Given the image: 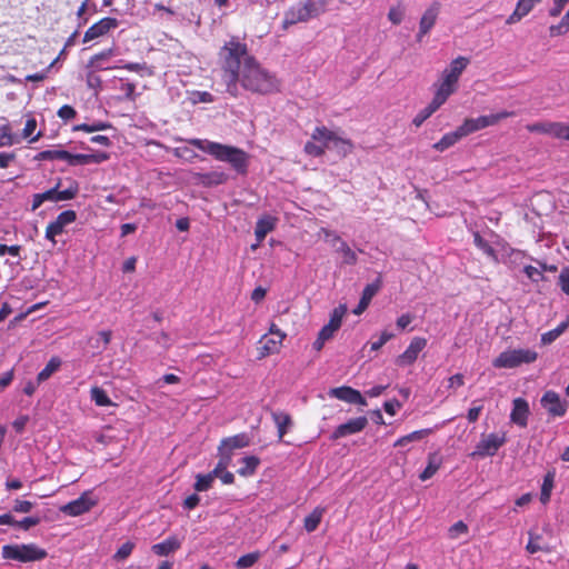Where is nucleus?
Masks as SVG:
<instances>
[{
    "label": "nucleus",
    "instance_id": "12",
    "mask_svg": "<svg viewBox=\"0 0 569 569\" xmlns=\"http://www.w3.org/2000/svg\"><path fill=\"white\" fill-rule=\"evenodd\" d=\"M97 500L92 498L89 491L83 492L78 499L72 500L59 508V510L69 516L77 517L84 512H88L92 507H94Z\"/></svg>",
    "mask_w": 569,
    "mask_h": 569
},
{
    "label": "nucleus",
    "instance_id": "29",
    "mask_svg": "<svg viewBox=\"0 0 569 569\" xmlns=\"http://www.w3.org/2000/svg\"><path fill=\"white\" fill-rule=\"evenodd\" d=\"M526 550L529 553H536L538 551L551 552L552 548L549 545L542 542L541 535L529 531V541L526 546Z\"/></svg>",
    "mask_w": 569,
    "mask_h": 569
},
{
    "label": "nucleus",
    "instance_id": "55",
    "mask_svg": "<svg viewBox=\"0 0 569 569\" xmlns=\"http://www.w3.org/2000/svg\"><path fill=\"white\" fill-rule=\"evenodd\" d=\"M63 229L58 222L52 221L51 223L48 224L47 229H46V238L51 240L53 243H56L54 241V237L58 236V234H61L63 232Z\"/></svg>",
    "mask_w": 569,
    "mask_h": 569
},
{
    "label": "nucleus",
    "instance_id": "3",
    "mask_svg": "<svg viewBox=\"0 0 569 569\" xmlns=\"http://www.w3.org/2000/svg\"><path fill=\"white\" fill-rule=\"evenodd\" d=\"M188 142L212 156L216 160L229 163L238 173L247 172L249 154L242 149L202 139H190Z\"/></svg>",
    "mask_w": 569,
    "mask_h": 569
},
{
    "label": "nucleus",
    "instance_id": "39",
    "mask_svg": "<svg viewBox=\"0 0 569 569\" xmlns=\"http://www.w3.org/2000/svg\"><path fill=\"white\" fill-rule=\"evenodd\" d=\"M405 14L406 8L403 3L398 2L397 4L390 7L388 12V19L392 24L398 26L403 21Z\"/></svg>",
    "mask_w": 569,
    "mask_h": 569
},
{
    "label": "nucleus",
    "instance_id": "1",
    "mask_svg": "<svg viewBox=\"0 0 569 569\" xmlns=\"http://www.w3.org/2000/svg\"><path fill=\"white\" fill-rule=\"evenodd\" d=\"M218 66L213 86L219 92L238 97L240 87L261 94L279 89L276 77L263 69L249 53L247 44L237 38H231L220 48Z\"/></svg>",
    "mask_w": 569,
    "mask_h": 569
},
{
    "label": "nucleus",
    "instance_id": "53",
    "mask_svg": "<svg viewBox=\"0 0 569 569\" xmlns=\"http://www.w3.org/2000/svg\"><path fill=\"white\" fill-rule=\"evenodd\" d=\"M305 151L310 156L320 157L325 153V147L311 139L306 143Z\"/></svg>",
    "mask_w": 569,
    "mask_h": 569
},
{
    "label": "nucleus",
    "instance_id": "50",
    "mask_svg": "<svg viewBox=\"0 0 569 569\" xmlns=\"http://www.w3.org/2000/svg\"><path fill=\"white\" fill-rule=\"evenodd\" d=\"M120 68L126 69L131 72L140 73L141 76H151L152 74L151 69L146 63L131 62V63H126V64L121 66Z\"/></svg>",
    "mask_w": 569,
    "mask_h": 569
},
{
    "label": "nucleus",
    "instance_id": "21",
    "mask_svg": "<svg viewBox=\"0 0 569 569\" xmlns=\"http://www.w3.org/2000/svg\"><path fill=\"white\" fill-rule=\"evenodd\" d=\"M529 415V406L528 402L522 398H517L513 400V408L510 415V419L513 423L526 427Z\"/></svg>",
    "mask_w": 569,
    "mask_h": 569
},
{
    "label": "nucleus",
    "instance_id": "25",
    "mask_svg": "<svg viewBox=\"0 0 569 569\" xmlns=\"http://www.w3.org/2000/svg\"><path fill=\"white\" fill-rule=\"evenodd\" d=\"M180 546L181 541L177 537L172 536L162 542L153 545L152 551L158 556H168L169 553L179 549Z\"/></svg>",
    "mask_w": 569,
    "mask_h": 569
},
{
    "label": "nucleus",
    "instance_id": "54",
    "mask_svg": "<svg viewBox=\"0 0 569 569\" xmlns=\"http://www.w3.org/2000/svg\"><path fill=\"white\" fill-rule=\"evenodd\" d=\"M77 218V214L73 210H66L61 212L57 219L56 222H58L62 228L72 223Z\"/></svg>",
    "mask_w": 569,
    "mask_h": 569
},
{
    "label": "nucleus",
    "instance_id": "48",
    "mask_svg": "<svg viewBox=\"0 0 569 569\" xmlns=\"http://www.w3.org/2000/svg\"><path fill=\"white\" fill-rule=\"evenodd\" d=\"M214 480V475H198L197 476V481L194 483V489L197 491H206L208 490L212 482Z\"/></svg>",
    "mask_w": 569,
    "mask_h": 569
},
{
    "label": "nucleus",
    "instance_id": "18",
    "mask_svg": "<svg viewBox=\"0 0 569 569\" xmlns=\"http://www.w3.org/2000/svg\"><path fill=\"white\" fill-rule=\"evenodd\" d=\"M329 396L348 403H358L360 406H367V401L362 397V395L351 387L342 386L338 388H332L329 390Z\"/></svg>",
    "mask_w": 569,
    "mask_h": 569
},
{
    "label": "nucleus",
    "instance_id": "59",
    "mask_svg": "<svg viewBox=\"0 0 569 569\" xmlns=\"http://www.w3.org/2000/svg\"><path fill=\"white\" fill-rule=\"evenodd\" d=\"M393 337H395L393 333H391V332H389L387 330L382 331L381 335H380V338L377 341H373L371 343V350H373V351L379 350L386 342L391 340Z\"/></svg>",
    "mask_w": 569,
    "mask_h": 569
},
{
    "label": "nucleus",
    "instance_id": "49",
    "mask_svg": "<svg viewBox=\"0 0 569 569\" xmlns=\"http://www.w3.org/2000/svg\"><path fill=\"white\" fill-rule=\"evenodd\" d=\"M553 487V476L551 473H548L543 480L542 488H541V502L546 503L550 499V493Z\"/></svg>",
    "mask_w": 569,
    "mask_h": 569
},
{
    "label": "nucleus",
    "instance_id": "44",
    "mask_svg": "<svg viewBox=\"0 0 569 569\" xmlns=\"http://www.w3.org/2000/svg\"><path fill=\"white\" fill-rule=\"evenodd\" d=\"M569 31V10L565 13L558 24L550 26L549 33L551 37L562 36Z\"/></svg>",
    "mask_w": 569,
    "mask_h": 569
},
{
    "label": "nucleus",
    "instance_id": "37",
    "mask_svg": "<svg viewBox=\"0 0 569 569\" xmlns=\"http://www.w3.org/2000/svg\"><path fill=\"white\" fill-rule=\"evenodd\" d=\"M323 516V509L322 508H316L310 515H308L305 518V529L308 532H312L317 529L319 526L321 519Z\"/></svg>",
    "mask_w": 569,
    "mask_h": 569
},
{
    "label": "nucleus",
    "instance_id": "41",
    "mask_svg": "<svg viewBox=\"0 0 569 569\" xmlns=\"http://www.w3.org/2000/svg\"><path fill=\"white\" fill-rule=\"evenodd\" d=\"M90 395L92 401H94V403L99 407H107L112 405V401L110 400L106 391L99 387L91 388Z\"/></svg>",
    "mask_w": 569,
    "mask_h": 569
},
{
    "label": "nucleus",
    "instance_id": "9",
    "mask_svg": "<svg viewBox=\"0 0 569 569\" xmlns=\"http://www.w3.org/2000/svg\"><path fill=\"white\" fill-rule=\"evenodd\" d=\"M513 112L509 111H501L498 113H492L488 116H480L478 118H468L463 121V123L460 126L462 134L468 136L470 133H473L478 130L485 129L490 126L497 124L502 119L512 117Z\"/></svg>",
    "mask_w": 569,
    "mask_h": 569
},
{
    "label": "nucleus",
    "instance_id": "4",
    "mask_svg": "<svg viewBox=\"0 0 569 569\" xmlns=\"http://www.w3.org/2000/svg\"><path fill=\"white\" fill-rule=\"evenodd\" d=\"M470 63V59L459 56L441 71L438 81L435 83V94L447 101L458 89L459 79Z\"/></svg>",
    "mask_w": 569,
    "mask_h": 569
},
{
    "label": "nucleus",
    "instance_id": "7",
    "mask_svg": "<svg viewBox=\"0 0 569 569\" xmlns=\"http://www.w3.org/2000/svg\"><path fill=\"white\" fill-rule=\"evenodd\" d=\"M537 352L531 349H509L501 352L493 361L495 368L511 369L537 360Z\"/></svg>",
    "mask_w": 569,
    "mask_h": 569
},
{
    "label": "nucleus",
    "instance_id": "30",
    "mask_svg": "<svg viewBox=\"0 0 569 569\" xmlns=\"http://www.w3.org/2000/svg\"><path fill=\"white\" fill-rule=\"evenodd\" d=\"M335 133L336 131L329 130L326 127H317L311 134V139L319 142L326 150L331 148Z\"/></svg>",
    "mask_w": 569,
    "mask_h": 569
},
{
    "label": "nucleus",
    "instance_id": "38",
    "mask_svg": "<svg viewBox=\"0 0 569 569\" xmlns=\"http://www.w3.org/2000/svg\"><path fill=\"white\" fill-rule=\"evenodd\" d=\"M569 327V318L561 322L557 328L548 331V332H545L542 336H541V342L543 345H549L551 342H553L559 336H561L566 329Z\"/></svg>",
    "mask_w": 569,
    "mask_h": 569
},
{
    "label": "nucleus",
    "instance_id": "62",
    "mask_svg": "<svg viewBox=\"0 0 569 569\" xmlns=\"http://www.w3.org/2000/svg\"><path fill=\"white\" fill-rule=\"evenodd\" d=\"M569 0H552V7L549 9L550 17H558Z\"/></svg>",
    "mask_w": 569,
    "mask_h": 569
},
{
    "label": "nucleus",
    "instance_id": "27",
    "mask_svg": "<svg viewBox=\"0 0 569 569\" xmlns=\"http://www.w3.org/2000/svg\"><path fill=\"white\" fill-rule=\"evenodd\" d=\"M353 144L352 142L340 136L338 132L335 133V137L331 141V148L329 150L336 151L340 157H347L352 152Z\"/></svg>",
    "mask_w": 569,
    "mask_h": 569
},
{
    "label": "nucleus",
    "instance_id": "58",
    "mask_svg": "<svg viewBox=\"0 0 569 569\" xmlns=\"http://www.w3.org/2000/svg\"><path fill=\"white\" fill-rule=\"evenodd\" d=\"M221 456L222 457H221L220 461L218 462V465L216 466V468L213 469V471L209 473V475H214V479L217 477H219L222 472L226 471V468L231 460L230 455H221Z\"/></svg>",
    "mask_w": 569,
    "mask_h": 569
},
{
    "label": "nucleus",
    "instance_id": "46",
    "mask_svg": "<svg viewBox=\"0 0 569 569\" xmlns=\"http://www.w3.org/2000/svg\"><path fill=\"white\" fill-rule=\"evenodd\" d=\"M259 552L247 553L238 559L236 566L240 569L250 568L259 560Z\"/></svg>",
    "mask_w": 569,
    "mask_h": 569
},
{
    "label": "nucleus",
    "instance_id": "19",
    "mask_svg": "<svg viewBox=\"0 0 569 569\" xmlns=\"http://www.w3.org/2000/svg\"><path fill=\"white\" fill-rule=\"evenodd\" d=\"M541 1L542 0H518L513 12L507 18L506 23L509 26L518 23Z\"/></svg>",
    "mask_w": 569,
    "mask_h": 569
},
{
    "label": "nucleus",
    "instance_id": "6",
    "mask_svg": "<svg viewBox=\"0 0 569 569\" xmlns=\"http://www.w3.org/2000/svg\"><path fill=\"white\" fill-rule=\"evenodd\" d=\"M1 553L4 559L20 562L39 561L47 557V551L34 543L6 545Z\"/></svg>",
    "mask_w": 569,
    "mask_h": 569
},
{
    "label": "nucleus",
    "instance_id": "52",
    "mask_svg": "<svg viewBox=\"0 0 569 569\" xmlns=\"http://www.w3.org/2000/svg\"><path fill=\"white\" fill-rule=\"evenodd\" d=\"M473 242L487 256L495 257V250L478 232L473 234Z\"/></svg>",
    "mask_w": 569,
    "mask_h": 569
},
{
    "label": "nucleus",
    "instance_id": "8",
    "mask_svg": "<svg viewBox=\"0 0 569 569\" xmlns=\"http://www.w3.org/2000/svg\"><path fill=\"white\" fill-rule=\"evenodd\" d=\"M347 312V306L346 305H339L337 308L332 310L330 313L329 322L322 327V329L319 331L318 337L316 341L313 342V348L317 351H320L325 343L330 340L336 331L341 327L342 319Z\"/></svg>",
    "mask_w": 569,
    "mask_h": 569
},
{
    "label": "nucleus",
    "instance_id": "23",
    "mask_svg": "<svg viewBox=\"0 0 569 569\" xmlns=\"http://www.w3.org/2000/svg\"><path fill=\"white\" fill-rule=\"evenodd\" d=\"M277 219L269 214L262 216L259 218L254 229L256 239L259 242L266 238V236L276 228Z\"/></svg>",
    "mask_w": 569,
    "mask_h": 569
},
{
    "label": "nucleus",
    "instance_id": "35",
    "mask_svg": "<svg viewBox=\"0 0 569 569\" xmlns=\"http://www.w3.org/2000/svg\"><path fill=\"white\" fill-rule=\"evenodd\" d=\"M430 432H431L430 429H422V430L413 431L409 435H406V436L399 438L395 442V447H405V446L409 445L410 442L419 441V440L423 439L426 436H428Z\"/></svg>",
    "mask_w": 569,
    "mask_h": 569
},
{
    "label": "nucleus",
    "instance_id": "43",
    "mask_svg": "<svg viewBox=\"0 0 569 569\" xmlns=\"http://www.w3.org/2000/svg\"><path fill=\"white\" fill-rule=\"evenodd\" d=\"M18 142L19 140L11 132V127L9 124H3L0 127V148L10 147Z\"/></svg>",
    "mask_w": 569,
    "mask_h": 569
},
{
    "label": "nucleus",
    "instance_id": "47",
    "mask_svg": "<svg viewBox=\"0 0 569 569\" xmlns=\"http://www.w3.org/2000/svg\"><path fill=\"white\" fill-rule=\"evenodd\" d=\"M78 191V183L72 181L67 189L61 191L57 189V198H59V201L71 200L77 196Z\"/></svg>",
    "mask_w": 569,
    "mask_h": 569
},
{
    "label": "nucleus",
    "instance_id": "15",
    "mask_svg": "<svg viewBox=\"0 0 569 569\" xmlns=\"http://www.w3.org/2000/svg\"><path fill=\"white\" fill-rule=\"evenodd\" d=\"M427 346V339L422 337H415L411 341L408 348L397 358L396 362L399 366H409L412 365L419 353L425 349Z\"/></svg>",
    "mask_w": 569,
    "mask_h": 569
},
{
    "label": "nucleus",
    "instance_id": "2",
    "mask_svg": "<svg viewBox=\"0 0 569 569\" xmlns=\"http://www.w3.org/2000/svg\"><path fill=\"white\" fill-rule=\"evenodd\" d=\"M188 142L212 156L216 160L229 163L238 173L247 172L249 154L242 149L202 139H190Z\"/></svg>",
    "mask_w": 569,
    "mask_h": 569
},
{
    "label": "nucleus",
    "instance_id": "11",
    "mask_svg": "<svg viewBox=\"0 0 569 569\" xmlns=\"http://www.w3.org/2000/svg\"><path fill=\"white\" fill-rule=\"evenodd\" d=\"M527 129L530 132L545 133V134H549L557 139H562V140L569 141V123L545 121V122H537V123L528 124Z\"/></svg>",
    "mask_w": 569,
    "mask_h": 569
},
{
    "label": "nucleus",
    "instance_id": "26",
    "mask_svg": "<svg viewBox=\"0 0 569 569\" xmlns=\"http://www.w3.org/2000/svg\"><path fill=\"white\" fill-rule=\"evenodd\" d=\"M379 284L370 283L367 284L362 291L361 299L358 306L353 309V313L359 316L361 315L369 306L373 296L378 292Z\"/></svg>",
    "mask_w": 569,
    "mask_h": 569
},
{
    "label": "nucleus",
    "instance_id": "20",
    "mask_svg": "<svg viewBox=\"0 0 569 569\" xmlns=\"http://www.w3.org/2000/svg\"><path fill=\"white\" fill-rule=\"evenodd\" d=\"M250 443V438L246 433H239L229 438H226L221 441L219 446V451L221 455H230L234 449H241Z\"/></svg>",
    "mask_w": 569,
    "mask_h": 569
},
{
    "label": "nucleus",
    "instance_id": "51",
    "mask_svg": "<svg viewBox=\"0 0 569 569\" xmlns=\"http://www.w3.org/2000/svg\"><path fill=\"white\" fill-rule=\"evenodd\" d=\"M113 56V50L109 49L93 56L90 60V66L93 68L102 69V62Z\"/></svg>",
    "mask_w": 569,
    "mask_h": 569
},
{
    "label": "nucleus",
    "instance_id": "24",
    "mask_svg": "<svg viewBox=\"0 0 569 569\" xmlns=\"http://www.w3.org/2000/svg\"><path fill=\"white\" fill-rule=\"evenodd\" d=\"M446 101L433 94L430 103L418 112L413 118V124L420 127L432 113H435Z\"/></svg>",
    "mask_w": 569,
    "mask_h": 569
},
{
    "label": "nucleus",
    "instance_id": "42",
    "mask_svg": "<svg viewBox=\"0 0 569 569\" xmlns=\"http://www.w3.org/2000/svg\"><path fill=\"white\" fill-rule=\"evenodd\" d=\"M317 236L319 239L329 243L333 249L342 241L341 237L337 232L327 228H320Z\"/></svg>",
    "mask_w": 569,
    "mask_h": 569
},
{
    "label": "nucleus",
    "instance_id": "64",
    "mask_svg": "<svg viewBox=\"0 0 569 569\" xmlns=\"http://www.w3.org/2000/svg\"><path fill=\"white\" fill-rule=\"evenodd\" d=\"M559 286L561 290L569 296V269L565 268L559 274Z\"/></svg>",
    "mask_w": 569,
    "mask_h": 569
},
{
    "label": "nucleus",
    "instance_id": "13",
    "mask_svg": "<svg viewBox=\"0 0 569 569\" xmlns=\"http://www.w3.org/2000/svg\"><path fill=\"white\" fill-rule=\"evenodd\" d=\"M440 12V3L433 2L431 3L422 13L419 21V30L416 36L418 42H421L422 39L430 32V30L435 27L438 16Z\"/></svg>",
    "mask_w": 569,
    "mask_h": 569
},
{
    "label": "nucleus",
    "instance_id": "63",
    "mask_svg": "<svg viewBox=\"0 0 569 569\" xmlns=\"http://www.w3.org/2000/svg\"><path fill=\"white\" fill-rule=\"evenodd\" d=\"M33 508V503L27 500H16L13 511L19 513L30 512Z\"/></svg>",
    "mask_w": 569,
    "mask_h": 569
},
{
    "label": "nucleus",
    "instance_id": "10",
    "mask_svg": "<svg viewBox=\"0 0 569 569\" xmlns=\"http://www.w3.org/2000/svg\"><path fill=\"white\" fill-rule=\"evenodd\" d=\"M506 440L503 432L482 435L471 457L493 456L505 445Z\"/></svg>",
    "mask_w": 569,
    "mask_h": 569
},
{
    "label": "nucleus",
    "instance_id": "32",
    "mask_svg": "<svg viewBox=\"0 0 569 569\" xmlns=\"http://www.w3.org/2000/svg\"><path fill=\"white\" fill-rule=\"evenodd\" d=\"M442 459L438 453H430L428 457V465L420 473L419 478L422 481L430 479L440 468Z\"/></svg>",
    "mask_w": 569,
    "mask_h": 569
},
{
    "label": "nucleus",
    "instance_id": "14",
    "mask_svg": "<svg viewBox=\"0 0 569 569\" xmlns=\"http://www.w3.org/2000/svg\"><path fill=\"white\" fill-rule=\"evenodd\" d=\"M541 406L553 417H562L567 411V401L561 400L555 391H547L541 398Z\"/></svg>",
    "mask_w": 569,
    "mask_h": 569
},
{
    "label": "nucleus",
    "instance_id": "16",
    "mask_svg": "<svg viewBox=\"0 0 569 569\" xmlns=\"http://www.w3.org/2000/svg\"><path fill=\"white\" fill-rule=\"evenodd\" d=\"M118 27V21L114 18H102L97 23L91 26L84 33L83 42L94 40L99 37L107 34L110 30Z\"/></svg>",
    "mask_w": 569,
    "mask_h": 569
},
{
    "label": "nucleus",
    "instance_id": "61",
    "mask_svg": "<svg viewBox=\"0 0 569 569\" xmlns=\"http://www.w3.org/2000/svg\"><path fill=\"white\" fill-rule=\"evenodd\" d=\"M110 340H111V331H109V330L100 331L96 339L97 343L94 345V347L100 348V342H101L102 349H106L107 346L110 343Z\"/></svg>",
    "mask_w": 569,
    "mask_h": 569
},
{
    "label": "nucleus",
    "instance_id": "28",
    "mask_svg": "<svg viewBox=\"0 0 569 569\" xmlns=\"http://www.w3.org/2000/svg\"><path fill=\"white\" fill-rule=\"evenodd\" d=\"M463 137L465 134H462L460 127H458L455 131L446 133L438 142L433 144V148L438 151H445Z\"/></svg>",
    "mask_w": 569,
    "mask_h": 569
},
{
    "label": "nucleus",
    "instance_id": "31",
    "mask_svg": "<svg viewBox=\"0 0 569 569\" xmlns=\"http://www.w3.org/2000/svg\"><path fill=\"white\" fill-rule=\"evenodd\" d=\"M272 419L278 429V437L281 440L287 433L288 429L292 426L291 417L282 411L272 412Z\"/></svg>",
    "mask_w": 569,
    "mask_h": 569
},
{
    "label": "nucleus",
    "instance_id": "45",
    "mask_svg": "<svg viewBox=\"0 0 569 569\" xmlns=\"http://www.w3.org/2000/svg\"><path fill=\"white\" fill-rule=\"evenodd\" d=\"M469 532V528L467 526V523H465L463 521H457L456 523H453L449 530H448V536L450 539H459L461 538L462 536H466L468 535Z\"/></svg>",
    "mask_w": 569,
    "mask_h": 569
},
{
    "label": "nucleus",
    "instance_id": "56",
    "mask_svg": "<svg viewBox=\"0 0 569 569\" xmlns=\"http://www.w3.org/2000/svg\"><path fill=\"white\" fill-rule=\"evenodd\" d=\"M63 229L58 222L52 221L51 223L48 224L47 229H46V238L51 240L53 243H56L54 241V237L58 236V234H61L63 232Z\"/></svg>",
    "mask_w": 569,
    "mask_h": 569
},
{
    "label": "nucleus",
    "instance_id": "34",
    "mask_svg": "<svg viewBox=\"0 0 569 569\" xmlns=\"http://www.w3.org/2000/svg\"><path fill=\"white\" fill-rule=\"evenodd\" d=\"M259 459L254 456H247L241 459V467L238 470V473L243 477H248L254 473L257 467L259 466Z\"/></svg>",
    "mask_w": 569,
    "mask_h": 569
},
{
    "label": "nucleus",
    "instance_id": "60",
    "mask_svg": "<svg viewBox=\"0 0 569 569\" xmlns=\"http://www.w3.org/2000/svg\"><path fill=\"white\" fill-rule=\"evenodd\" d=\"M120 90L124 93V98L134 101L136 99V86L130 82H122L120 86Z\"/></svg>",
    "mask_w": 569,
    "mask_h": 569
},
{
    "label": "nucleus",
    "instance_id": "17",
    "mask_svg": "<svg viewBox=\"0 0 569 569\" xmlns=\"http://www.w3.org/2000/svg\"><path fill=\"white\" fill-rule=\"evenodd\" d=\"M368 425V419L366 417H358L350 419L346 423H342L336 428L331 438L339 439L342 437H347L353 433H358L362 431Z\"/></svg>",
    "mask_w": 569,
    "mask_h": 569
},
{
    "label": "nucleus",
    "instance_id": "57",
    "mask_svg": "<svg viewBox=\"0 0 569 569\" xmlns=\"http://www.w3.org/2000/svg\"><path fill=\"white\" fill-rule=\"evenodd\" d=\"M133 547L134 545L130 541L123 543L119 549L118 551L114 553V559L117 560H123L126 558H128L132 550H133Z\"/></svg>",
    "mask_w": 569,
    "mask_h": 569
},
{
    "label": "nucleus",
    "instance_id": "22",
    "mask_svg": "<svg viewBox=\"0 0 569 569\" xmlns=\"http://www.w3.org/2000/svg\"><path fill=\"white\" fill-rule=\"evenodd\" d=\"M284 338L286 335H278L274 337L264 335L260 340V356L266 357L268 355L277 353L280 350Z\"/></svg>",
    "mask_w": 569,
    "mask_h": 569
},
{
    "label": "nucleus",
    "instance_id": "36",
    "mask_svg": "<svg viewBox=\"0 0 569 569\" xmlns=\"http://www.w3.org/2000/svg\"><path fill=\"white\" fill-rule=\"evenodd\" d=\"M61 365V361L59 358L53 357L49 360L47 366L38 373L37 380L38 382H43L47 379H49L52 373H54Z\"/></svg>",
    "mask_w": 569,
    "mask_h": 569
},
{
    "label": "nucleus",
    "instance_id": "5",
    "mask_svg": "<svg viewBox=\"0 0 569 569\" xmlns=\"http://www.w3.org/2000/svg\"><path fill=\"white\" fill-rule=\"evenodd\" d=\"M331 1L332 0H305L290 7L284 12L282 28L287 30L290 26L307 22L312 18L319 17L327 11Z\"/></svg>",
    "mask_w": 569,
    "mask_h": 569
},
{
    "label": "nucleus",
    "instance_id": "33",
    "mask_svg": "<svg viewBox=\"0 0 569 569\" xmlns=\"http://www.w3.org/2000/svg\"><path fill=\"white\" fill-rule=\"evenodd\" d=\"M335 251L341 256L342 263L355 264L358 260L356 252L342 240L336 248Z\"/></svg>",
    "mask_w": 569,
    "mask_h": 569
},
{
    "label": "nucleus",
    "instance_id": "40",
    "mask_svg": "<svg viewBox=\"0 0 569 569\" xmlns=\"http://www.w3.org/2000/svg\"><path fill=\"white\" fill-rule=\"evenodd\" d=\"M108 159V154L104 152L89 153V154H77L76 161L78 164H88V163H101Z\"/></svg>",
    "mask_w": 569,
    "mask_h": 569
}]
</instances>
